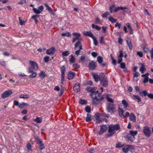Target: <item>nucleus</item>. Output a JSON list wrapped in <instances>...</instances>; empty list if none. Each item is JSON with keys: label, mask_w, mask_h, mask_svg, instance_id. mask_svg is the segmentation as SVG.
Segmentation results:
<instances>
[{"label": "nucleus", "mask_w": 153, "mask_h": 153, "mask_svg": "<svg viewBox=\"0 0 153 153\" xmlns=\"http://www.w3.org/2000/svg\"><path fill=\"white\" fill-rule=\"evenodd\" d=\"M107 128L106 125H102L100 126V130L99 132V134L101 135L104 132H105L107 130Z\"/></svg>", "instance_id": "8"}, {"label": "nucleus", "mask_w": 153, "mask_h": 153, "mask_svg": "<svg viewBox=\"0 0 153 153\" xmlns=\"http://www.w3.org/2000/svg\"><path fill=\"white\" fill-rule=\"evenodd\" d=\"M123 41L120 36L118 40V43L120 45H122L123 43Z\"/></svg>", "instance_id": "57"}, {"label": "nucleus", "mask_w": 153, "mask_h": 153, "mask_svg": "<svg viewBox=\"0 0 153 153\" xmlns=\"http://www.w3.org/2000/svg\"><path fill=\"white\" fill-rule=\"evenodd\" d=\"M65 67L64 65L62 66L61 68V75H65Z\"/></svg>", "instance_id": "38"}, {"label": "nucleus", "mask_w": 153, "mask_h": 153, "mask_svg": "<svg viewBox=\"0 0 153 153\" xmlns=\"http://www.w3.org/2000/svg\"><path fill=\"white\" fill-rule=\"evenodd\" d=\"M70 56L71 57V58L69 59V61L70 63H74L75 61V59L73 56V55L72 54H71Z\"/></svg>", "instance_id": "34"}, {"label": "nucleus", "mask_w": 153, "mask_h": 153, "mask_svg": "<svg viewBox=\"0 0 153 153\" xmlns=\"http://www.w3.org/2000/svg\"><path fill=\"white\" fill-rule=\"evenodd\" d=\"M133 97L134 98L133 99L134 100H137V101L138 102H139L141 101V99L140 97L137 95H133Z\"/></svg>", "instance_id": "24"}, {"label": "nucleus", "mask_w": 153, "mask_h": 153, "mask_svg": "<svg viewBox=\"0 0 153 153\" xmlns=\"http://www.w3.org/2000/svg\"><path fill=\"white\" fill-rule=\"evenodd\" d=\"M125 138L126 141H130L133 142V140L135 139V137L129 133L127 135Z\"/></svg>", "instance_id": "11"}, {"label": "nucleus", "mask_w": 153, "mask_h": 153, "mask_svg": "<svg viewBox=\"0 0 153 153\" xmlns=\"http://www.w3.org/2000/svg\"><path fill=\"white\" fill-rule=\"evenodd\" d=\"M76 74L75 73L70 71L68 74V77L69 80H71L73 79L75 76Z\"/></svg>", "instance_id": "16"}, {"label": "nucleus", "mask_w": 153, "mask_h": 153, "mask_svg": "<svg viewBox=\"0 0 153 153\" xmlns=\"http://www.w3.org/2000/svg\"><path fill=\"white\" fill-rule=\"evenodd\" d=\"M129 119L133 122H135L136 121L135 116L133 113H131L129 117Z\"/></svg>", "instance_id": "19"}, {"label": "nucleus", "mask_w": 153, "mask_h": 153, "mask_svg": "<svg viewBox=\"0 0 153 153\" xmlns=\"http://www.w3.org/2000/svg\"><path fill=\"white\" fill-rule=\"evenodd\" d=\"M12 93L13 92L11 91V90H7L4 92L2 94L1 97L3 98H6L11 95Z\"/></svg>", "instance_id": "9"}, {"label": "nucleus", "mask_w": 153, "mask_h": 153, "mask_svg": "<svg viewBox=\"0 0 153 153\" xmlns=\"http://www.w3.org/2000/svg\"><path fill=\"white\" fill-rule=\"evenodd\" d=\"M39 76L41 78V79H42L46 76V75L44 72L43 71H41L39 74Z\"/></svg>", "instance_id": "23"}, {"label": "nucleus", "mask_w": 153, "mask_h": 153, "mask_svg": "<svg viewBox=\"0 0 153 153\" xmlns=\"http://www.w3.org/2000/svg\"><path fill=\"white\" fill-rule=\"evenodd\" d=\"M55 52V49L54 47H52L46 51V53L49 55L53 54Z\"/></svg>", "instance_id": "15"}, {"label": "nucleus", "mask_w": 153, "mask_h": 153, "mask_svg": "<svg viewBox=\"0 0 153 153\" xmlns=\"http://www.w3.org/2000/svg\"><path fill=\"white\" fill-rule=\"evenodd\" d=\"M96 89V88L94 87L91 88L90 87H88L86 88V90L89 92H93Z\"/></svg>", "instance_id": "18"}, {"label": "nucleus", "mask_w": 153, "mask_h": 153, "mask_svg": "<svg viewBox=\"0 0 153 153\" xmlns=\"http://www.w3.org/2000/svg\"><path fill=\"white\" fill-rule=\"evenodd\" d=\"M19 23L21 25H24L25 24V21H24L22 20L20 17L19 18Z\"/></svg>", "instance_id": "51"}, {"label": "nucleus", "mask_w": 153, "mask_h": 153, "mask_svg": "<svg viewBox=\"0 0 153 153\" xmlns=\"http://www.w3.org/2000/svg\"><path fill=\"white\" fill-rule=\"evenodd\" d=\"M110 15L109 13L107 11L105 12L104 13L102 14L101 15L102 16L103 18H107L108 16Z\"/></svg>", "instance_id": "36"}, {"label": "nucleus", "mask_w": 153, "mask_h": 153, "mask_svg": "<svg viewBox=\"0 0 153 153\" xmlns=\"http://www.w3.org/2000/svg\"><path fill=\"white\" fill-rule=\"evenodd\" d=\"M95 117L96 120L100 118V114L97 113L95 115Z\"/></svg>", "instance_id": "53"}, {"label": "nucleus", "mask_w": 153, "mask_h": 153, "mask_svg": "<svg viewBox=\"0 0 153 153\" xmlns=\"http://www.w3.org/2000/svg\"><path fill=\"white\" fill-rule=\"evenodd\" d=\"M33 68L31 66L30 67H29L28 68V72L29 73H31L32 72H33Z\"/></svg>", "instance_id": "56"}, {"label": "nucleus", "mask_w": 153, "mask_h": 153, "mask_svg": "<svg viewBox=\"0 0 153 153\" xmlns=\"http://www.w3.org/2000/svg\"><path fill=\"white\" fill-rule=\"evenodd\" d=\"M97 65L96 62L94 61H91L88 64L89 68L91 70H94L96 69Z\"/></svg>", "instance_id": "7"}, {"label": "nucleus", "mask_w": 153, "mask_h": 153, "mask_svg": "<svg viewBox=\"0 0 153 153\" xmlns=\"http://www.w3.org/2000/svg\"><path fill=\"white\" fill-rule=\"evenodd\" d=\"M103 61V58L101 56L97 57V61L100 64H101Z\"/></svg>", "instance_id": "28"}, {"label": "nucleus", "mask_w": 153, "mask_h": 153, "mask_svg": "<svg viewBox=\"0 0 153 153\" xmlns=\"http://www.w3.org/2000/svg\"><path fill=\"white\" fill-rule=\"evenodd\" d=\"M85 56L84 55H82L80 59V60L81 62H83L85 61Z\"/></svg>", "instance_id": "52"}, {"label": "nucleus", "mask_w": 153, "mask_h": 153, "mask_svg": "<svg viewBox=\"0 0 153 153\" xmlns=\"http://www.w3.org/2000/svg\"><path fill=\"white\" fill-rule=\"evenodd\" d=\"M118 112L119 116L122 118L123 115V114L124 112V111L123 110V109L119 107L118 109Z\"/></svg>", "instance_id": "22"}, {"label": "nucleus", "mask_w": 153, "mask_h": 153, "mask_svg": "<svg viewBox=\"0 0 153 153\" xmlns=\"http://www.w3.org/2000/svg\"><path fill=\"white\" fill-rule=\"evenodd\" d=\"M72 35L74 36L73 39V43L75 42L76 40H78V42L80 41V42H81L82 39L81 37L80 34L77 33H73Z\"/></svg>", "instance_id": "5"}, {"label": "nucleus", "mask_w": 153, "mask_h": 153, "mask_svg": "<svg viewBox=\"0 0 153 153\" xmlns=\"http://www.w3.org/2000/svg\"><path fill=\"white\" fill-rule=\"evenodd\" d=\"M92 120L91 116L90 114H87V116L86 118V121L87 122H90Z\"/></svg>", "instance_id": "29"}, {"label": "nucleus", "mask_w": 153, "mask_h": 153, "mask_svg": "<svg viewBox=\"0 0 153 153\" xmlns=\"http://www.w3.org/2000/svg\"><path fill=\"white\" fill-rule=\"evenodd\" d=\"M73 89L74 91L75 92H77L80 90V86L79 83H76Z\"/></svg>", "instance_id": "13"}, {"label": "nucleus", "mask_w": 153, "mask_h": 153, "mask_svg": "<svg viewBox=\"0 0 153 153\" xmlns=\"http://www.w3.org/2000/svg\"><path fill=\"white\" fill-rule=\"evenodd\" d=\"M40 145L39 146V148L41 150H42L44 149L45 148V146L44 144H43L42 142L41 143H39Z\"/></svg>", "instance_id": "44"}, {"label": "nucleus", "mask_w": 153, "mask_h": 153, "mask_svg": "<svg viewBox=\"0 0 153 153\" xmlns=\"http://www.w3.org/2000/svg\"><path fill=\"white\" fill-rule=\"evenodd\" d=\"M45 6L47 7V10L50 12H52L53 11L52 9L47 4H45Z\"/></svg>", "instance_id": "49"}, {"label": "nucleus", "mask_w": 153, "mask_h": 153, "mask_svg": "<svg viewBox=\"0 0 153 153\" xmlns=\"http://www.w3.org/2000/svg\"><path fill=\"white\" fill-rule=\"evenodd\" d=\"M143 50L146 53H147L149 52V49L146 47H144L143 48Z\"/></svg>", "instance_id": "59"}, {"label": "nucleus", "mask_w": 153, "mask_h": 153, "mask_svg": "<svg viewBox=\"0 0 153 153\" xmlns=\"http://www.w3.org/2000/svg\"><path fill=\"white\" fill-rule=\"evenodd\" d=\"M137 133V131H134L133 130H131L129 131V134L132 135L134 137L136 135Z\"/></svg>", "instance_id": "31"}, {"label": "nucleus", "mask_w": 153, "mask_h": 153, "mask_svg": "<svg viewBox=\"0 0 153 153\" xmlns=\"http://www.w3.org/2000/svg\"><path fill=\"white\" fill-rule=\"evenodd\" d=\"M147 91L146 90H144L143 91H140V92H139V94L141 96H146L147 94Z\"/></svg>", "instance_id": "25"}, {"label": "nucleus", "mask_w": 153, "mask_h": 153, "mask_svg": "<svg viewBox=\"0 0 153 153\" xmlns=\"http://www.w3.org/2000/svg\"><path fill=\"white\" fill-rule=\"evenodd\" d=\"M120 67L122 69H124L125 68L126 65L124 62L120 63Z\"/></svg>", "instance_id": "55"}, {"label": "nucleus", "mask_w": 153, "mask_h": 153, "mask_svg": "<svg viewBox=\"0 0 153 153\" xmlns=\"http://www.w3.org/2000/svg\"><path fill=\"white\" fill-rule=\"evenodd\" d=\"M104 37L103 36H101L100 38V42L101 44H105L104 41Z\"/></svg>", "instance_id": "40"}, {"label": "nucleus", "mask_w": 153, "mask_h": 153, "mask_svg": "<svg viewBox=\"0 0 153 153\" xmlns=\"http://www.w3.org/2000/svg\"><path fill=\"white\" fill-rule=\"evenodd\" d=\"M108 80L107 78L100 82V84L104 87H106L108 85Z\"/></svg>", "instance_id": "17"}, {"label": "nucleus", "mask_w": 153, "mask_h": 153, "mask_svg": "<svg viewBox=\"0 0 153 153\" xmlns=\"http://www.w3.org/2000/svg\"><path fill=\"white\" fill-rule=\"evenodd\" d=\"M27 3L26 1V0H21L18 4H26Z\"/></svg>", "instance_id": "54"}, {"label": "nucleus", "mask_w": 153, "mask_h": 153, "mask_svg": "<svg viewBox=\"0 0 153 153\" xmlns=\"http://www.w3.org/2000/svg\"><path fill=\"white\" fill-rule=\"evenodd\" d=\"M27 147L28 150H31V146L30 143H28L27 145Z\"/></svg>", "instance_id": "62"}, {"label": "nucleus", "mask_w": 153, "mask_h": 153, "mask_svg": "<svg viewBox=\"0 0 153 153\" xmlns=\"http://www.w3.org/2000/svg\"><path fill=\"white\" fill-rule=\"evenodd\" d=\"M120 128V126L118 124L115 125L111 124L108 126V133L106 137H109L112 136L115 133L116 131L118 130Z\"/></svg>", "instance_id": "2"}, {"label": "nucleus", "mask_w": 153, "mask_h": 153, "mask_svg": "<svg viewBox=\"0 0 153 153\" xmlns=\"http://www.w3.org/2000/svg\"><path fill=\"white\" fill-rule=\"evenodd\" d=\"M20 98L23 99H28L29 98V96L28 94H22L20 95Z\"/></svg>", "instance_id": "30"}, {"label": "nucleus", "mask_w": 153, "mask_h": 153, "mask_svg": "<svg viewBox=\"0 0 153 153\" xmlns=\"http://www.w3.org/2000/svg\"><path fill=\"white\" fill-rule=\"evenodd\" d=\"M114 5H111V6H110L109 7V10H110V12L111 13H113V10L114 9Z\"/></svg>", "instance_id": "63"}, {"label": "nucleus", "mask_w": 153, "mask_h": 153, "mask_svg": "<svg viewBox=\"0 0 153 153\" xmlns=\"http://www.w3.org/2000/svg\"><path fill=\"white\" fill-rule=\"evenodd\" d=\"M116 107L115 105L112 103H109L107 107V109L108 112L111 114H113L115 112Z\"/></svg>", "instance_id": "4"}, {"label": "nucleus", "mask_w": 153, "mask_h": 153, "mask_svg": "<svg viewBox=\"0 0 153 153\" xmlns=\"http://www.w3.org/2000/svg\"><path fill=\"white\" fill-rule=\"evenodd\" d=\"M33 121L38 123H40L42 122V119L40 117H37L33 120Z\"/></svg>", "instance_id": "32"}, {"label": "nucleus", "mask_w": 153, "mask_h": 153, "mask_svg": "<svg viewBox=\"0 0 153 153\" xmlns=\"http://www.w3.org/2000/svg\"><path fill=\"white\" fill-rule=\"evenodd\" d=\"M84 34L86 36H89L92 38L93 36V34L90 31H85L84 32Z\"/></svg>", "instance_id": "20"}, {"label": "nucleus", "mask_w": 153, "mask_h": 153, "mask_svg": "<svg viewBox=\"0 0 153 153\" xmlns=\"http://www.w3.org/2000/svg\"><path fill=\"white\" fill-rule=\"evenodd\" d=\"M78 47H79V50L80 51L82 49L81 42H80V41L77 42L75 43V45L74 49L77 50V48Z\"/></svg>", "instance_id": "14"}, {"label": "nucleus", "mask_w": 153, "mask_h": 153, "mask_svg": "<svg viewBox=\"0 0 153 153\" xmlns=\"http://www.w3.org/2000/svg\"><path fill=\"white\" fill-rule=\"evenodd\" d=\"M106 99L108 102L112 103L114 102V100L112 98H109L108 97H107Z\"/></svg>", "instance_id": "61"}, {"label": "nucleus", "mask_w": 153, "mask_h": 153, "mask_svg": "<svg viewBox=\"0 0 153 153\" xmlns=\"http://www.w3.org/2000/svg\"><path fill=\"white\" fill-rule=\"evenodd\" d=\"M150 53H151V59H153V48L150 51Z\"/></svg>", "instance_id": "64"}, {"label": "nucleus", "mask_w": 153, "mask_h": 153, "mask_svg": "<svg viewBox=\"0 0 153 153\" xmlns=\"http://www.w3.org/2000/svg\"><path fill=\"white\" fill-rule=\"evenodd\" d=\"M70 54L69 51H65L63 52L62 53V56H68Z\"/></svg>", "instance_id": "35"}, {"label": "nucleus", "mask_w": 153, "mask_h": 153, "mask_svg": "<svg viewBox=\"0 0 153 153\" xmlns=\"http://www.w3.org/2000/svg\"><path fill=\"white\" fill-rule=\"evenodd\" d=\"M146 70L145 66L143 63L141 64V66H140V71L141 72L142 74H143L144 72V71Z\"/></svg>", "instance_id": "21"}, {"label": "nucleus", "mask_w": 153, "mask_h": 153, "mask_svg": "<svg viewBox=\"0 0 153 153\" xmlns=\"http://www.w3.org/2000/svg\"><path fill=\"white\" fill-rule=\"evenodd\" d=\"M86 103H87L86 101L84 100L81 99V100H80L79 101V103L82 105H84L85 104H86Z\"/></svg>", "instance_id": "46"}, {"label": "nucleus", "mask_w": 153, "mask_h": 153, "mask_svg": "<svg viewBox=\"0 0 153 153\" xmlns=\"http://www.w3.org/2000/svg\"><path fill=\"white\" fill-rule=\"evenodd\" d=\"M108 20L112 23L116 22L117 21L116 19H114V18L111 16H110L109 17Z\"/></svg>", "instance_id": "33"}, {"label": "nucleus", "mask_w": 153, "mask_h": 153, "mask_svg": "<svg viewBox=\"0 0 153 153\" xmlns=\"http://www.w3.org/2000/svg\"><path fill=\"white\" fill-rule=\"evenodd\" d=\"M143 132L146 137H149L150 136L151 133L149 127L147 126L144 127L143 128Z\"/></svg>", "instance_id": "6"}, {"label": "nucleus", "mask_w": 153, "mask_h": 153, "mask_svg": "<svg viewBox=\"0 0 153 153\" xmlns=\"http://www.w3.org/2000/svg\"><path fill=\"white\" fill-rule=\"evenodd\" d=\"M33 10L34 12L36 13L39 14L41 13V11L39 10V9H37L36 8H33Z\"/></svg>", "instance_id": "45"}, {"label": "nucleus", "mask_w": 153, "mask_h": 153, "mask_svg": "<svg viewBox=\"0 0 153 153\" xmlns=\"http://www.w3.org/2000/svg\"><path fill=\"white\" fill-rule=\"evenodd\" d=\"M61 35L63 36H66L68 37H71L70 33L69 32L62 33L61 34Z\"/></svg>", "instance_id": "39"}, {"label": "nucleus", "mask_w": 153, "mask_h": 153, "mask_svg": "<svg viewBox=\"0 0 153 153\" xmlns=\"http://www.w3.org/2000/svg\"><path fill=\"white\" fill-rule=\"evenodd\" d=\"M91 96L93 99V103L94 105L98 104L104 98V97L102 96L101 94L99 93L98 91L92 92Z\"/></svg>", "instance_id": "1"}, {"label": "nucleus", "mask_w": 153, "mask_h": 153, "mask_svg": "<svg viewBox=\"0 0 153 153\" xmlns=\"http://www.w3.org/2000/svg\"><path fill=\"white\" fill-rule=\"evenodd\" d=\"M85 111L86 112L88 113L90 112L91 111V108L89 106H86L85 108Z\"/></svg>", "instance_id": "48"}, {"label": "nucleus", "mask_w": 153, "mask_h": 153, "mask_svg": "<svg viewBox=\"0 0 153 153\" xmlns=\"http://www.w3.org/2000/svg\"><path fill=\"white\" fill-rule=\"evenodd\" d=\"M32 74L29 76L30 78H33L36 77L37 75V73L34 72H32Z\"/></svg>", "instance_id": "42"}, {"label": "nucleus", "mask_w": 153, "mask_h": 153, "mask_svg": "<svg viewBox=\"0 0 153 153\" xmlns=\"http://www.w3.org/2000/svg\"><path fill=\"white\" fill-rule=\"evenodd\" d=\"M123 146L120 143H118L116 144V147L117 148H120L122 147Z\"/></svg>", "instance_id": "50"}, {"label": "nucleus", "mask_w": 153, "mask_h": 153, "mask_svg": "<svg viewBox=\"0 0 153 153\" xmlns=\"http://www.w3.org/2000/svg\"><path fill=\"white\" fill-rule=\"evenodd\" d=\"M35 139L36 140V143L37 144H39L42 142L41 140L39 137H35Z\"/></svg>", "instance_id": "43"}, {"label": "nucleus", "mask_w": 153, "mask_h": 153, "mask_svg": "<svg viewBox=\"0 0 153 153\" xmlns=\"http://www.w3.org/2000/svg\"><path fill=\"white\" fill-rule=\"evenodd\" d=\"M91 75L94 78L96 82H98L100 81L101 82L102 80L106 79V77L105 75L103 73H100L98 75L96 73L92 72Z\"/></svg>", "instance_id": "3"}, {"label": "nucleus", "mask_w": 153, "mask_h": 153, "mask_svg": "<svg viewBox=\"0 0 153 153\" xmlns=\"http://www.w3.org/2000/svg\"><path fill=\"white\" fill-rule=\"evenodd\" d=\"M92 27L93 28H95L96 30H100L101 28L100 27L97 25H95L94 24H92Z\"/></svg>", "instance_id": "41"}, {"label": "nucleus", "mask_w": 153, "mask_h": 153, "mask_svg": "<svg viewBox=\"0 0 153 153\" xmlns=\"http://www.w3.org/2000/svg\"><path fill=\"white\" fill-rule=\"evenodd\" d=\"M94 41V43L95 46L98 45V42L97 40L96 39V38L94 36L92 38Z\"/></svg>", "instance_id": "47"}, {"label": "nucleus", "mask_w": 153, "mask_h": 153, "mask_svg": "<svg viewBox=\"0 0 153 153\" xmlns=\"http://www.w3.org/2000/svg\"><path fill=\"white\" fill-rule=\"evenodd\" d=\"M128 145H126L122 149L123 151L125 153H127L129 151V148Z\"/></svg>", "instance_id": "26"}, {"label": "nucleus", "mask_w": 153, "mask_h": 153, "mask_svg": "<svg viewBox=\"0 0 153 153\" xmlns=\"http://www.w3.org/2000/svg\"><path fill=\"white\" fill-rule=\"evenodd\" d=\"M96 121V123H97L100 124V123H102L103 120H104V119L102 120L100 118L98 119H97Z\"/></svg>", "instance_id": "58"}, {"label": "nucleus", "mask_w": 153, "mask_h": 153, "mask_svg": "<svg viewBox=\"0 0 153 153\" xmlns=\"http://www.w3.org/2000/svg\"><path fill=\"white\" fill-rule=\"evenodd\" d=\"M25 106H28V105L26 103L22 102V103L19 104V107L20 108H23Z\"/></svg>", "instance_id": "27"}, {"label": "nucleus", "mask_w": 153, "mask_h": 153, "mask_svg": "<svg viewBox=\"0 0 153 153\" xmlns=\"http://www.w3.org/2000/svg\"><path fill=\"white\" fill-rule=\"evenodd\" d=\"M126 41L129 49L131 50L132 48V45L131 39L127 37L126 39Z\"/></svg>", "instance_id": "12"}, {"label": "nucleus", "mask_w": 153, "mask_h": 153, "mask_svg": "<svg viewBox=\"0 0 153 153\" xmlns=\"http://www.w3.org/2000/svg\"><path fill=\"white\" fill-rule=\"evenodd\" d=\"M50 57L48 56H46L44 58V60L45 62H47L49 60Z\"/></svg>", "instance_id": "60"}, {"label": "nucleus", "mask_w": 153, "mask_h": 153, "mask_svg": "<svg viewBox=\"0 0 153 153\" xmlns=\"http://www.w3.org/2000/svg\"><path fill=\"white\" fill-rule=\"evenodd\" d=\"M122 103L123 104L125 108H126L128 105V103L125 100H122Z\"/></svg>", "instance_id": "37"}, {"label": "nucleus", "mask_w": 153, "mask_h": 153, "mask_svg": "<svg viewBox=\"0 0 153 153\" xmlns=\"http://www.w3.org/2000/svg\"><path fill=\"white\" fill-rule=\"evenodd\" d=\"M29 63L30 65L35 70H37L38 69V67L37 64L35 62L30 60Z\"/></svg>", "instance_id": "10"}]
</instances>
